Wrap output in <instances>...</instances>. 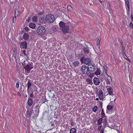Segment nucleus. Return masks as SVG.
<instances>
[{"mask_svg": "<svg viewBox=\"0 0 133 133\" xmlns=\"http://www.w3.org/2000/svg\"><path fill=\"white\" fill-rule=\"evenodd\" d=\"M37 32L38 35L42 36L46 33V30L44 27L39 26L38 28Z\"/></svg>", "mask_w": 133, "mask_h": 133, "instance_id": "obj_1", "label": "nucleus"}, {"mask_svg": "<svg viewBox=\"0 0 133 133\" xmlns=\"http://www.w3.org/2000/svg\"><path fill=\"white\" fill-rule=\"evenodd\" d=\"M81 70L85 75H89V77H91L90 74H91V73L89 72L88 67L87 68L85 65L82 66L81 67Z\"/></svg>", "mask_w": 133, "mask_h": 133, "instance_id": "obj_2", "label": "nucleus"}, {"mask_svg": "<svg viewBox=\"0 0 133 133\" xmlns=\"http://www.w3.org/2000/svg\"><path fill=\"white\" fill-rule=\"evenodd\" d=\"M46 21L49 23H52L55 19L54 16L51 14H48L46 15L45 17Z\"/></svg>", "mask_w": 133, "mask_h": 133, "instance_id": "obj_3", "label": "nucleus"}, {"mask_svg": "<svg viewBox=\"0 0 133 133\" xmlns=\"http://www.w3.org/2000/svg\"><path fill=\"white\" fill-rule=\"evenodd\" d=\"M80 61L81 62H84L86 64L89 65L91 64V60L89 58H85L84 57H82L80 59Z\"/></svg>", "mask_w": 133, "mask_h": 133, "instance_id": "obj_4", "label": "nucleus"}, {"mask_svg": "<svg viewBox=\"0 0 133 133\" xmlns=\"http://www.w3.org/2000/svg\"><path fill=\"white\" fill-rule=\"evenodd\" d=\"M88 67L90 72H93L95 71L96 68L95 65H92L91 64H89Z\"/></svg>", "mask_w": 133, "mask_h": 133, "instance_id": "obj_5", "label": "nucleus"}, {"mask_svg": "<svg viewBox=\"0 0 133 133\" xmlns=\"http://www.w3.org/2000/svg\"><path fill=\"white\" fill-rule=\"evenodd\" d=\"M93 81L95 85H98L100 83L99 79L97 77H94L93 79Z\"/></svg>", "mask_w": 133, "mask_h": 133, "instance_id": "obj_6", "label": "nucleus"}, {"mask_svg": "<svg viewBox=\"0 0 133 133\" xmlns=\"http://www.w3.org/2000/svg\"><path fill=\"white\" fill-rule=\"evenodd\" d=\"M34 66L31 65H27L24 67V69L26 71H30L33 68Z\"/></svg>", "mask_w": 133, "mask_h": 133, "instance_id": "obj_7", "label": "nucleus"}, {"mask_svg": "<svg viewBox=\"0 0 133 133\" xmlns=\"http://www.w3.org/2000/svg\"><path fill=\"white\" fill-rule=\"evenodd\" d=\"M98 96L99 99L101 100H103L104 98L103 91L100 90L98 92Z\"/></svg>", "mask_w": 133, "mask_h": 133, "instance_id": "obj_8", "label": "nucleus"}, {"mask_svg": "<svg viewBox=\"0 0 133 133\" xmlns=\"http://www.w3.org/2000/svg\"><path fill=\"white\" fill-rule=\"evenodd\" d=\"M108 92L110 95H112L113 94V89L111 87H109L108 86L107 87Z\"/></svg>", "mask_w": 133, "mask_h": 133, "instance_id": "obj_9", "label": "nucleus"}, {"mask_svg": "<svg viewBox=\"0 0 133 133\" xmlns=\"http://www.w3.org/2000/svg\"><path fill=\"white\" fill-rule=\"evenodd\" d=\"M69 30V26H65L62 28V31L64 33H67Z\"/></svg>", "mask_w": 133, "mask_h": 133, "instance_id": "obj_10", "label": "nucleus"}, {"mask_svg": "<svg viewBox=\"0 0 133 133\" xmlns=\"http://www.w3.org/2000/svg\"><path fill=\"white\" fill-rule=\"evenodd\" d=\"M45 17L44 16L40 17L39 19V21L40 23L42 24L45 23Z\"/></svg>", "mask_w": 133, "mask_h": 133, "instance_id": "obj_11", "label": "nucleus"}, {"mask_svg": "<svg viewBox=\"0 0 133 133\" xmlns=\"http://www.w3.org/2000/svg\"><path fill=\"white\" fill-rule=\"evenodd\" d=\"M21 44L23 48L26 49V48L27 44V42L25 41L22 42H21Z\"/></svg>", "mask_w": 133, "mask_h": 133, "instance_id": "obj_12", "label": "nucleus"}, {"mask_svg": "<svg viewBox=\"0 0 133 133\" xmlns=\"http://www.w3.org/2000/svg\"><path fill=\"white\" fill-rule=\"evenodd\" d=\"M29 35L26 33H25L23 35V38L25 40H27L29 38Z\"/></svg>", "mask_w": 133, "mask_h": 133, "instance_id": "obj_13", "label": "nucleus"}, {"mask_svg": "<svg viewBox=\"0 0 133 133\" xmlns=\"http://www.w3.org/2000/svg\"><path fill=\"white\" fill-rule=\"evenodd\" d=\"M83 50L84 52L87 54H88L89 53L90 51L89 50L88 48L87 47H84L83 48Z\"/></svg>", "mask_w": 133, "mask_h": 133, "instance_id": "obj_14", "label": "nucleus"}, {"mask_svg": "<svg viewBox=\"0 0 133 133\" xmlns=\"http://www.w3.org/2000/svg\"><path fill=\"white\" fill-rule=\"evenodd\" d=\"M32 110L31 109L28 110L26 111V114L27 115L29 116H30L32 114Z\"/></svg>", "mask_w": 133, "mask_h": 133, "instance_id": "obj_15", "label": "nucleus"}, {"mask_svg": "<svg viewBox=\"0 0 133 133\" xmlns=\"http://www.w3.org/2000/svg\"><path fill=\"white\" fill-rule=\"evenodd\" d=\"M29 26L32 29H34L35 28V25L34 23L31 22L30 23Z\"/></svg>", "mask_w": 133, "mask_h": 133, "instance_id": "obj_16", "label": "nucleus"}, {"mask_svg": "<svg viewBox=\"0 0 133 133\" xmlns=\"http://www.w3.org/2000/svg\"><path fill=\"white\" fill-rule=\"evenodd\" d=\"M20 12L17 9H16L15 10V16H18L19 15Z\"/></svg>", "mask_w": 133, "mask_h": 133, "instance_id": "obj_17", "label": "nucleus"}, {"mask_svg": "<svg viewBox=\"0 0 133 133\" xmlns=\"http://www.w3.org/2000/svg\"><path fill=\"white\" fill-rule=\"evenodd\" d=\"M59 26L62 28L65 26V23L61 21L59 23Z\"/></svg>", "mask_w": 133, "mask_h": 133, "instance_id": "obj_18", "label": "nucleus"}, {"mask_svg": "<svg viewBox=\"0 0 133 133\" xmlns=\"http://www.w3.org/2000/svg\"><path fill=\"white\" fill-rule=\"evenodd\" d=\"M79 63H80L79 61H76L73 63V64L74 66H78L79 65Z\"/></svg>", "mask_w": 133, "mask_h": 133, "instance_id": "obj_19", "label": "nucleus"}, {"mask_svg": "<svg viewBox=\"0 0 133 133\" xmlns=\"http://www.w3.org/2000/svg\"><path fill=\"white\" fill-rule=\"evenodd\" d=\"M28 104L29 106H31L32 103V100L31 98H29L28 102Z\"/></svg>", "mask_w": 133, "mask_h": 133, "instance_id": "obj_20", "label": "nucleus"}, {"mask_svg": "<svg viewBox=\"0 0 133 133\" xmlns=\"http://www.w3.org/2000/svg\"><path fill=\"white\" fill-rule=\"evenodd\" d=\"M100 70L99 68H97L96 71L95 72V75H99L100 74Z\"/></svg>", "mask_w": 133, "mask_h": 133, "instance_id": "obj_21", "label": "nucleus"}, {"mask_svg": "<svg viewBox=\"0 0 133 133\" xmlns=\"http://www.w3.org/2000/svg\"><path fill=\"white\" fill-rule=\"evenodd\" d=\"M70 133H76V129L75 128H72L70 130Z\"/></svg>", "mask_w": 133, "mask_h": 133, "instance_id": "obj_22", "label": "nucleus"}, {"mask_svg": "<svg viewBox=\"0 0 133 133\" xmlns=\"http://www.w3.org/2000/svg\"><path fill=\"white\" fill-rule=\"evenodd\" d=\"M100 51H101V52L99 53L100 55L102 57H105V54L104 53L102 52L101 50L100 49H99Z\"/></svg>", "mask_w": 133, "mask_h": 133, "instance_id": "obj_23", "label": "nucleus"}, {"mask_svg": "<svg viewBox=\"0 0 133 133\" xmlns=\"http://www.w3.org/2000/svg\"><path fill=\"white\" fill-rule=\"evenodd\" d=\"M103 120V119L102 118H100L97 121L98 124L100 125L102 123Z\"/></svg>", "mask_w": 133, "mask_h": 133, "instance_id": "obj_24", "label": "nucleus"}, {"mask_svg": "<svg viewBox=\"0 0 133 133\" xmlns=\"http://www.w3.org/2000/svg\"><path fill=\"white\" fill-rule=\"evenodd\" d=\"M86 81L88 84H91L92 83V80L89 78L87 79Z\"/></svg>", "mask_w": 133, "mask_h": 133, "instance_id": "obj_25", "label": "nucleus"}, {"mask_svg": "<svg viewBox=\"0 0 133 133\" xmlns=\"http://www.w3.org/2000/svg\"><path fill=\"white\" fill-rule=\"evenodd\" d=\"M72 10V7L70 5H68L67 6V10L69 12L71 11Z\"/></svg>", "mask_w": 133, "mask_h": 133, "instance_id": "obj_26", "label": "nucleus"}, {"mask_svg": "<svg viewBox=\"0 0 133 133\" xmlns=\"http://www.w3.org/2000/svg\"><path fill=\"white\" fill-rule=\"evenodd\" d=\"M113 108V107L111 105H108L107 107V109L109 110L112 109Z\"/></svg>", "mask_w": 133, "mask_h": 133, "instance_id": "obj_27", "label": "nucleus"}, {"mask_svg": "<svg viewBox=\"0 0 133 133\" xmlns=\"http://www.w3.org/2000/svg\"><path fill=\"white\" fill-rule=\"evenodd\" d=\"M13 51H14V56L15 55V56H16V54H17V49L16 48H14V49L13 50Z\"/></svg>", "mask_w": 133, "mask_h": 133, "instance_id": "obj_28", "label": "nucleus"}, {"mask_svg": "<svg viewBox=\"0 0 133 133\" xmlns=\"http://www.w3.org/2000/svg\"><path fill=\"white\" fill-rule=\"evenodd\" d=\"M33 21L34 22H36L37 20V16H35L32 18Z\"/></svg>", "mask_w": 133, "mask_h": 133, "instance_id": "obj_29", "label": "nucleus"}, {"mask_svg": "<svg viewBox=\"0 0 133 133\" xmlns=\"http://www.w3.org/2000/svg\"><path fill=\"white\" fill-rule=\"evenodd\" d=\"M101 114H102V117L103 118L105 116V114L104 113V111H103V109H102L101 112Z\"/></svg>", "mask_w": 133, "mask_h": 133, "instance_id": "obj_30", "label": "nucleus"}, {"mask_svg": "<svg viewBox=\"0 0 133 133\" xmlns=\"http://www.w3.org/2000/svg\"><path fill=\"white\" fill-rule=\"evenodd\" d=\"M93 111L96 112L97 110V107L95 106L93 108Z\"/></svg>", "mask_w": 133, "mask_h": 133, "instance_id": "obj_31", "label": "nucleus"}, {"mask_svg": "<svg viewBox=\"0 0 133 133\" xmlns=\"http://www.w3.org/2000/svg\"><path fill=\"white\" fill-rule=\"evenodd\" d=\"M122 51L123 53L125 55V50L124 48V47L123 46H122Z\"/></svg>", "mask_w": 133, "mask_h": 133, "instance_id": "obj_32", "label": "nucleus"}, {"mask_svg": "<svg viewBox=\"0 0 133 133\" xmlns=\"http://www.w3.org/2000/svg\"><path fill=\"white\" fill-rule=\"evenodd\" d=\"M16 16H15L13 18V22L15 23L16 21Z\"/></svg>", "mask_w": 133, "mask_h": 133, "instance_id": "obj_33", "label": "nucleus"}, {"mask_svg": "<svg viewBox=\"0 0 133 133\" xmlns=\"http://www.w3.org/2000/svg\"><path fill=\"white\" fill-rule=\"evenodd\" d=\"M130 28L133 29V24L131 22L130 23Z\"/></svg>", "mask_w": 133, "mask_h": 133, "instance_id": "obj_34", "label": "nucleus"}, {"mask_svg": "<svg viewBox=\"0 0 133 133\" xmlns=\"http://www.w3.org/2000/svg\"><path fill=\"white\" fill-rule=\"evenodd\" d=\"M28 86V87H30L31 86V84L29 82V81H28V82L27 83Z\"/></svg>", "mask_w": 133, "mask_h": 133, "instance_id": "obj_35", "label": "nucleus"}, {"mask_svg": "<svg viewBox=\"0 0 133 133\" xmlns=\"http://www.w3.org/2000/svg\"><path fill=\"white\" fill-rule=\"evenodd\" d=\"M127 6L128 9V11L129 12V10L130 9L129 6V2L128 1V3L127 2Z\"/></svg>", "mask_w": 133, "mask_h": 133, "instance_id": "obj_36", "label": "nucleus"}, {"mask_svg": "<svg viewBox=\"0 0 133 133\" xmlns=\"http://www.w3.org/2000/svg\"><path fill=\"white\" fill-rule=\"evenodd\" d=\"M19 87V83L18 82L17 83H16V88H17Z\"/></svg>", "mask_w": 133, "mask_h": 133, "instance_id": "obj_37", "label": "nucleus"}, {"mask_svg": "<svg viewBox=\"0 0 133 133\" xmlns=\"http://www.w3.org/2000/svg\"><path fill=\"white\" fill-rule=\"evenodd\" d=\"M23 53L24 54V55L25 56H26V54L25 53V50H23Z\"/></svg>", "mask_w": 133, "mask_h": 133, "instance_id": "obj_38", "label": "nucleus"}, {"mask_svg": "<svg viewBox=\"0 0 133 133\" xmlns=\"http://www.w3.org/2000/svg\"><path fill=\"white\" fill-rule=\"evenodd\" d=\"M24 30L26 31L27 32L28 31L29 29L28 28L25 27L24 28Z\"/></svg>", "mask_w": 133, "mask_h": 133, "instance_id": "obj_39", "label": "nucleus"}, {"mask_svg": "<svg viewBox=\"0 0 133 133\" xmlns=\"http://www.w3.org/2000/svg\"><path fill=\"white\" fill-rule=\"evenodd\" d=\"M106 122H107V121H106V118H105L104 119V120L103 121V122H104L105 124L106 125Z\"/></svg>", "mask_w": 133, "mask_h": 133, "instance_id": "obj_40", "label": "nucleus"}, {"mask_svg": "<svg viewBox=\"0 0 133 133\" xmlns=\"http://www.w3.org/2000/svg\"><path fill=\"white\" fill-rule=\"evenodd\" d=\"M33 92H32L30 95V97L31 98L33 97H34V95H33Z\"/></svg>", "mask_w": 133, "mask_h": 133, "instance_id": "obj_41", "label": "nucleus"}, {"mask_svg": "<svg viewBox=\"0 0 133 133\" xmlns=\"http://www.w3.org/2000/svg\"><path fill=\"white\" fill-rule=\"evenodd\" d=\"M131 19L132 21L133 22V17L132 16V14H131Z\"/></svg>", "mask_w": 133, "mask_h": 133, "instance_id": "obj_42", "label": "nucleus"}, {"mask_svg": "<svg viewBox=\"0 0 133 133\" xmlns=\"http://www.w3.org/2000/svg\"><path fill=\"white\" fill-rule=\"evenodd\" d=\"M17 94L18 95V96H20V97L21 96V94H20V93H19V92H17Z\"/></svg>", "mask_w": 133, "mask_h": 133, "instance_id": "obj_43", "label": "nucleus"}, {"mask_svg": "<svg viewBox=\"0 0 133 133\" xmlns=\"http://www.w3.org/2000/svg\"><path fill=\"white\" fill-rule=\"evenodd\" d=\"M104 69H105V70H106V69H107V67L106 66H104Z\"/></svg>", "mask_w": 133, "mask_h": 133, "instance_id": "obj_44", "label": "nucleus"}, {"mask_svg": "<svg viewBox=\"0 0 133 133\" xmlns=\"http://www.w3.org/2000/svg\"><path fill=\"white\" fill-rule=\"evenodd\" d=\"M120 43H121V44L122 45L121 46H123V42L122 41H121L120 42Z\"/></svg>", "mask_w": 133, "mask_h": 133, "instance_id": "obj_45", "label": "nucleus"}, {"mask_svg": "<svg viewBox=\"0 0 133 133\" xmlns=\"http://www.w3.org/2000/svg\"><path fill=\"white\" fill-rule=\"evenodd\" d=\"M98 43H100V40L99 39H98L97 40Z\"/></svg>", "mask_w": 133, "mask_h": 133, "instance_id": "obj_46", "label": "nucleus"}, {"mask_svg": "<svg viewBox=\"0 0 133 133\" xmlns=\"http://www.w3.org/2000/svg\"><path fill=\"white\" fill-rule=\"evenodd\" d=\"M97 46L99 47L100 45V43H98L97 44Z\"/></svg>", "mask_w": 133, "mask_h": 133, "instance_id": "obj_47", "label": "nucleus"}, {"mask_svg": "<svg viewBox=\"0 0 133 133\" xmlns=\"http://www.w3.org/2000/svg\"><path fill=\"white\" fill-rule=\"evenodd\" d=\"M103 129H102L100 132V133H103Z\"/></svg>", "mask_w": 133, "mask_h": 133, "instance_id": "obj_48", "label": "nucleus"}, {"mask_svg": "<svg viewBox=\"0 0 133 133\" xmlns=\"http://www.w3.org/2000/svg\"><path fill=\"white\" fill-rule=\"evenodd\" d=\"M43 13L41 12H40V13H38V14L39 15H41Z\"/></svg>", "mask_w": 133, "mask_h": 133, "instance_id": "obj_49", "label": "nucleus"}, {"mask_svg": "<svg viewBox=\"0 0 133 133\" xmlns=\"http://www.w3.org/2000/svg\"><path fill=\"white\" fill-rule=\"evenodd\" d=\"M99 2H101V3L102 5H103L104 4V3H102V2L100 0H99Z\"/></svg>", "mask_w": 133, "mask_h": 133, "instance_id": "obj_50", "label": "nucleus"}, {"mask_svg": "<svg viewBox=\"0 0 133 133\" xmlns=\"http://www.w3.org/2000/svg\"><path fill=\"white\" fill-rule=\"evenodd\" d=\"M30 88V87H28V88H27V90H28V89H29Z\"/></svg>", "mask_w": 133, "mask_h": 133, "instance_id": "obj_51", "label": "nucleus"}, {"mask_svg": "<svg viewBox=\"0 0 133 133\" xmlns=\"http://www.w3.org/2000/svg\"><path fill=\"white\" fill-rule=\"evenodd\" d=\"M123 56H126V57H127L125 56V55L123 53Z\"/></svg>", "mask_w": 133, "mask_h": 133, "instance_id": "obj_52", "label": "nucleus"}, {"mask_svg": "<svg viewBox=\"0 0 133 133\" xmlns=\"http://www.w3.org/2000/svg\"><path fill=\"white\" fill-rule=\"evenodd\" d=\"M96 100H99V99L98 98H96Z\"/></svg>", "mask_w": 133, "mask_h": 133, "instance_id": "obj_53", "label": "nucleus"}, {"mask_svg": "<svg viewBox=\"0 0 133 133\" xmlns=\"http://www.w3.org/2000/svg\"><path fill=\"white\" fill-rule=\"evenodd\" d=\"M125 1H126V2H127V3H128V0H125Z\"/></svg>", "mask_w": 133, "mask_h": 133, "instance_id": "obj_54", "label": "nucleus"}, {"mask_svg": "<svg viewBox=\"0 0 133 133\" xmlns=\"http://www.w3.org/2000/svg\"><path fill=\"white\" fill-rule=\"evenodd\" d=\"M110 78V79H111V77L110 76L109 77Z\"/></svg>", "mask_w": 133, "mask_h": 133, "instance_id": "obj_55", "label": "nucleus"}, {"mask_svg": "<svg viewBox=\"0 0 133 133\" xmlns=\"http://www.w3.org/2000/svg\"><path fill=\"white\" fill-rule=\"evenodd\" d=\"M102 103H100V104H101V105H102Z\"/></svg>", "mask_w": 133, "mask_h": 133, "instance_id": "obj_56", "label": "nucleus"}, {"mask_svg": "<svg viewBox=\"0 0 133 133\" xmlns=\"http://www.w3.org/2000/svg\"><path fill=\"white\" fill-rule=\"evenodd\" d=\"M110 4H109V6H110Z\"/></svg>", "mask_w": 133, "mask_h": 133, "instance_id": "obj_57", "label": "nucleus"}, {"mask_svg": "<svg viewBox=\"0 0 133 133\" xmlns=\"http://www.w3.org/2000/svg\"><path fill=\"white\" fill-rule=\"evenodd\" d=\"M54 95H53V97H54Z\"/></svg>", "mask_w": 133, "mask_h": 133, "instance_id": "obj_58", "label": "nucleus"}, {"mask_svg": "<svg viewBox=\"0 0 133 133\" xmlns=\"http://www.w3.org/2000/svg\"><path fill=\"white\" fill-rule=\"evenodd\" d=\"M125 59H127V58H126V57H125Z\"/></svg>", "mask_w": 133, "mask_h": 133, "instance_id": "obj_59", "label": "nucleus"}]
</instances>
